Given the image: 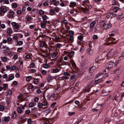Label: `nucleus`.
Segmentation results:
<instances>
[{"instance_id":"32","label":"nucleus","mask_w":124,"mask_h":124,"mask_svg":"<svg viewBox=\"0 0 124 124\" xmlns=\"http://www.w3.org/2000/svg\"><path fill=\"white\" fill-rule=\"evenodd\" d=\"M34 105V103L33 102H31L29 105V107L31 108L33 107Z\"/></svg>"},{"instance_id":"8","label":"nucleus","mask_w":124,"mask_h":124,"mask_svg":"<svg viewBox=\"0 0 124 124\" xmlns=\"http://www.w3.org/2000/svg\"><path fill=\"white\" fill-rule=\"evenodd\" d=\"M47 21H43L40 24L41 28L43 29H44L46 27V24Z\"/></svg>"},{"instance_id":"16","label":"nucleus","mask_w":124,"mask_h":124,"mask_svg":"<svg viewBox=\"0 0 124 124\" xmlns=\"http://www.w3.org/2000/svg\"><path fill=\"white\" fill-rule=\"evenodd\" d=\"M86 51L88 54L90 55H92L93 53V50L89 48Z\"/></svg>"},{"instance_id":"1","label":"nucleus","mask_w":124,"mask_h":124,"mask_svg":"<svg viewBox=\"0 0 124 124\" xmlns=\"http://www.w3.org/2000/svg\"><path fill=\"white\" fill-rule=\"evenodd\" d=\"M102 23L103 24V26L104 27V29H107L110 28L111 27L112 25L110 23L105 24L104 22L103 21H102Z\"/></svg>"},{"instance_id":"34","label":"nucleus","mask_w":124,"mask_h":124,"mask_svg":"<svg viewBox=\"0 0 124 124\" xmlns=\"http://www.w3.org/2000/svg\"><path fill=\"white\" fill-rule=\"evenodd\" d=\"M33 82L34 84H37L38 82V81L37 79H34L33 80Z\"/></svg>"},{"instance_id":"20","label":"nucleus","mask_w":124,"mask_h":124,"mask_svg":"<svg viewBox=\"0 0 124 124\" xmlns=\"http://www.w3.org/2000/svg\"><path fill=\"white\" fill-rule=\"evenodd\" d=\"M0 9L2 11V13H3L4 14V13L6 12L7 11L6 9L3 8H2V7H0Z\"/></svg>"},{"instance_id":"57","label":"nucleus","mask_w":124,"mask_h":124,"mask_svg":"<svg viewBox=\"0 0 124 124\" xmlns=\"http://www.w3.org/2000/svg\"><path fill=\"white\" fill-rule=\"evenodd\" d=\"M32 122L31 119L30 118L28 119L27 120V123L29 124H31Z\"/></svg>"},{"instance_id":"19","label":"nucleus","mask_w":124,"mask_h":124,"mask_svg":"<svg viewBox=\"0 0 124 124\" xmlns=\"http://www.w3.org/2000/svg\"><path fill=\"white\" fill-rule=\"evenodd\" d=\"M53 78L51 76H48L47 78V81L48 82H49L53 80Z\"/></svg>"},{"instance_id":"61","label":"nucleus","mask_w":124,"mask_h":124,"mask_svg":"<svg viewBox=\"0 0 124 124\" xmlns=\"http://www.w3.org/2000/svg\"><path fill=\"white\" fill-rule=\"evenodd\" d=\"M8 93L9 95H11L12 94V91L10 90H9L8 91Z\"/></svg>"},{"instance_id":"21","label":"nucleus","mask_w":124,"mask_h":124,"mask_svg":"<svg viewBox=\"0 0 124 124\" xmlns=\"http://www.w3.org/2000/svg\"><path fill=\"white\" fill-rule=\"evenodd\" d=\"M17 111L18 113H21L23 112L22 108L20 107H18L17 108Z\"/></svg>"},{"instance_id":"17","label":"nucleus","mask_w":124,"mask_h":124,"mask_svg":"<svg viewBox=\"0 0 124 124\" xmlns=\"http://www.w3.org/2000/svg\"><path fill=\"white\" fill-rule=\"evenodd\" d=\"M14 78V76L13 75H11L10 76L8 79H7L6 81H9L12 80Z\"/></svg>"},{"instance_id":"11","label":"nucleus","mask_w":124,"mask_h":124,"mask_svg":"<svg viewBox=\"0 0 124 124\" xmlns=\"http://www.w3.org/2000/svg\"><path fill=\"white\" fill-rule=\"evenodd\" d=\"M45 44V42L42 41L40 40L39 41V46L41 47H44Z\"/></svg>"},{"instance_id":"64","label":"nucleus","mask_w":124,"mask_h":124,"mask_svg":"<svg viewBox=\"0 0 124 124\" xmlns=\"http://www.w3.org/2000/svg\"><path fill=\"white\" fill-rule=\"evenodd\" d=\"M30 112V110H29L28 109L26 110L25 111V114H28Z\"/></svg>"},{"instance_id":"4","label":"nucleus","mask_w":124,"mask_h":124,"mask_svg":"<svg viewBox=\"0 0 124 124\" xmlns=\"http://www.w3.org/2000/svg\"><path fill=\"white\" fill-rule=\"evenodd\" d=\"M25 18V22H30L32 19V18L29 15H26Z\"/></svg>"},{"instance_id":"13","label":"nucleus","mask_w":124,"mask_h":124,"mask_svg":"<svg viewBox=\"0 0 124 124\" xmlns=\"http://www.w3.org/2000/svg\"><path fill=\"white\" fill-rule=\"evenodd\" d=\"M4 121L5 122H8L9 121L10 119V117L9 116H5L4 117Z\"/></svg>"},{"instance_id":"56","label":"nucleus","mask_w":124,"mask_h":124,"mask_svg":"<svg viewBox=\"0 0 124 124\" xmlns=\"http://www.w3.org/2000/svg\"><path fill=\"white\" fill-rule=\"evenodd\" d=\"M36 25L35 24H34L33 25H30L29 26V28L30 29H32L33 28H34L35 27Z\"/></svg>"},{"instance_id":"37","label":"nucleus","mask_w":124,"mask_h":124,"mask_svg":"<svg viewBox=\"0 0 124 124\" xmlns=\"http://www.w3.org/2000/svg\"><path fill=\"white\" fill-rule=\"evenodd\" d=\"M16 66L13 65L10 67V69L12 70H15L16 69Z\"/></svg>"},{"instance_id":"50","label":"nucleus","mask_w":124,"mask_h":124,"mask_svg":"<svg viewBox=\"0 0 124 124\" xmlns=\"http://www.w3.org/2000/svg\"><path fill=\"white\" fill-rule=\"evenodd\" d=\"M41 72L42 74L43 75L46 74V71L44 70H41Z\"/></svg>"},{"instance_id":"45","label":"nucleus","mask_w":124,"mask_h":124,"mask_svg":"<svg viewBox=\"0 0 124 124\" xmlns=\"http://www.w3.org/2000/svg\"><path fill=\"white\" fill-rule=\"evenodd\" d=\"M74 52L73 51H71L69 52V54L70 56H72L74 54Z\"/></svg>"},{"instance_id":"28","label":"nucleus","mask_w":124,"mask_h":124,"mask_svg":"<svg viewBox=\"0 0 124 124\" xmlns=\"http://www.w3.org/2000/svg\"><path fill=\"white\" fill-rule=\"evenodd\" d=\"M32 77L31 76H28L26 78V80L29 82L30 81Z\"/></svg>"},{"instance_id":"7","label":"nucleus","mask_w":124,"mask_h":124,"mask_svg":"<svg viewBox=\"0 0 124 124\" xmlns=\"http://www.w3.org/2000/svg\"><path fill=\"white\" fill-rule=\"evenodd\" d=\"M112 10L113 12L116 13L118 11H120L121 9L118 7L115 6L114 7Z\"/></svg>"},{"instance_id":"44","label":"nucleus","mask_w":124,"mask_h":124,"mask_svg":"<svg viewBox=\"0 0 124 124\" xmlns=\"http://www.w3.org/2000/svg\"><path fill=\"white\" fill-rule=\"evenodd\" d=\"M18 56L17 54H15L14 55L13 57L12 58V59H13L14 60H16L17 59Z\"/></svg>"},{"instance_id":"53","label":"nucleus","mask_w":124,"mask_h":124,"mask_svg":"<svg viewBox=\"0 0 124 124\" xmlns=\"http://www.w3.org/2000/svg\"><path fill=\"white\" fill-rule=\"evenodd\" d=\"M23 49L22 47H19L17 48V51L19 52H21V50Z\"/></svg>"},{"instance_id":"47","label":"nucleus","mask_w":124,"mask_h":124,"mask_svg":"<svg viewBox=\"0 0 124 124\" xmlns=\"http://www.w3.org/2000/svg\"><path fill=\"white\" fill-rule=\"evenodd\" d=\"M73 37H70L69 39V40L71 42H72L73 41Z\"/></svg>"},{"instance_id":"39","label":"nucleus","mask_w":124,"mask_h":124,"mask_svg":"<svg viewBox=\"0 0 124 124\" xmlns=\"http://www.w3.org/2000/svg\"><path fill=\"white\" fill-rule=\"evenodd\" d=\"M64 4H65V6H67L69 5V1L67 0H65L64 1Z\"/></svg>"},{"instance_id":"18","label":"nucleus","mask_w":124,"mask_h":124,"mask_svg":"<svg viewBox=\"0 0 124 124\" xmlns=\"http://www.w3.org/2000/svg\"><path fill=\"white\" fill-rule=\"evenodd\" d=\"M50 14L51 16H53L54 15L55 13V11L52 10V9H50L49 10Z\"/></svg>"},{"instance_id":"26","label":"nucleus","mask_w":124,"mask_h":124,"mask_svg":"<svg viewBox=\"0 0 124 124\" xmlns=\"http://www.w3.org/2000/svg\"><path fill=\"white\" fill-rule=\"evenodd\" d=\"M16 116V112L15 111L14 112V113L13 114L12 116V118L13 119H15Z\"/></svg>"},{"instance_id":"3","label":"nucleus","mask_w":124,"mask_h":124,"mask_svg":"<svg viewBox=\"0 0 124 124\" xmlns=\"http://www.w3.org/2000/svg\"><path fill=\"white\" fill-rule=\"evenodd\" d=\"M55 95V94L54 93H53L51 95L49 94L47 96V99L48 100H50L52 98H54Z\"/></svg>"},{"instance_id":"27","label":"nucleus","mask_w":124,"mask_h":124,"mask_svg":"<svg viewBox=\"0 0 124 124\" xmlns=\"http://www.w3.org/2000/svg\"><path fill=\"white\" fill-rule=\"evenodd\" d=\"M59 71L58 69L55 68L53 70V72L54 73H57Z\"/></svg>"},{"instance_id":"2","label":"nucleus","mask_w":124,"mask_h":124,"mask_svg":"<svg viewBox=\"0 0 124 124\" xmlns=\"http://www.w3.org/2000/svg\"><path fill=\"white\" fill-rule=\"evenodd\" d=\"M14 12L12 10H10L7 15L8 17V18H12L14 17Z\"/></svg>"},{"instance_id":"24","label":"nucleus","mask_w":124,"mask_h":124,"mask_svg":"<svg viewBox=\"0 0 124 124\" xmlns=\"http://www.w3.org/2000/svg\"><path fill=\"white\" fill-rule=\"evenodd\" d=\"M50 66L47 64H44L43 65V67L45 69H47Z\"/></svg>"},{"instance_id":"30","label":"nucleus","mask_w":124,"mask_h":124,"mask_svg":"<svg viewBox=\"0 0 124 124\" xmlns=\"http://www.w3.org/2000/svg\"><path fill=\"white\" fill-rule=\"evenodd\" d=\"M77 38L80 41H81L82 40L83 37L82 35H80L78 36Z\"/></svg>"},{"instance_id":"60","label":"nucleus","mask_w":124,"mask_h":124,"mask_svg":"<svg viewBox=\"0 0 124 124\" xmlns=\"http://www.w3.org/2000/svg\"><path fill=\"white\" fill-rule=\"evenodd\" d=\"M56 47L57 48H60L62 46V45L61 44L58 43L56 44Z\"/></svg>"},{"instance_id":"23","label":"nucleus","mask_w":124,"mask_h":124,"mask_svg":"<svg viewBox=\"0 0 124 124\" xmlns=\"http://www.w3.org/2000/svg\"><path fill=\"white\" fill-rule=\"evenodd\" d=\"M13 30L11 28H8L7 31V33L8 34H10L12 32Z\"/></svg>"},{"instance_id":"41","label":"nucleus","mask_w":124,"mask_h":124,"mask_svg":"<svg viewBox=\"0 0 124 124\" xmlns=\"http://www.w3.org/2000/svg\"><path fill=\"white\" fill-rule=\"evenodd\" d=\"M38 106L39 108H41L43 106L42 103H40L38 104Z\"/></svg>"},{"instance_id":"5","label":"nucleus","mask_w":124,"mask_h":124,"mask_svg":"<svg viewBox=\"0 0 124 124\" xmlns=\"http://www.w3.org/2000/svg\"><path fill=\"white\" fill-rule=\"evenodd\" d=\"M11 25L12 26L14 27L15 29H17L19 28V25L15 22H12L11 23Z\"/></svg>"},{"instance_id":"55","label":"nucleus","mask_w":124,"mask_h":124,"mask_svg":"<svg viewBox=\"0 0 124 124\" xmlns=\"http://www.w3.org/2000/svg\"><path fill=\"white\" fill-rule=\"evenodd\" d=\"M7 41L8 42H11L12 40V39L11 38L9 37L7 38Z\"/></svg>"},{"instance_id":"22","label":"nucleus","mask_w":124,"mask_h":124,"mask_svg":"<svg viewBox=\"0 0 124 124\" xmlns=\"http://www.w3.org/2000/svg\"><path fill=\"white\" fill-rule=\"evenodd\" d=\"M47 18V16L45 15H43L42 16V18L43 20V21H47L46 19Z\"/></svg>"},{"instance_id":"10","label":"nucleus","mask_w":124,"mask_h":124,"mask_svg":"<svg viewBox=\"0 0 124 124\" xmlns=\"http://www.w3.org/2000/svg\"><path fill=\"white\" fill-rule=\"evenodd\" d=\"M102 78L99 79L97 80L94 81L93 83V84L95 85H96L98 84H99L100 83V82L102 81Z\"/></svg>"},{"instance_id":"25","label":"nucleus","mask_w":124,"mask_h":124,"mask_svg":"<svg viewBox=\"0 0 124 124\" xmlns=\"http://www.w3.org/2000/svg\"><path fill=\"white\" fill-rule=\"evenodd\" d=\"M3 86L2 87L3 88V89L4 90H5L7 87L8 86V85L7 84H3Z\"/></svg>"},{"instance_id":"9","label":"nucleus","mask_w":124,"mask_h":124,"mask_svg":"<svg viewBox=\"0 0 124 124\" xmlns=\"http://www.w3.org/2000/svg\"><path fill=\"white\" fill-rule=\"evenodd\" d=\"M96 69V67L94 66H93L89 69V72L90 73H93Z\"/></svg>"},{"instance_id":"62","label":"nucleus","mask_w":124,"mask_h":124,"mask_svg":"<svg viewBox=\"0 0 124 124\" xmlns=\"http://www.w3.org/2000/svg\"><path fill=\"white\" fill-rule=\"evenodd\" d=\"M44 11L42 10H40L39 11V13L40 15H43L44 14Z\"/></svg>"},{"instance_id":"6","label":"nucleus","mask_w":124,"mask_h":124,"mask_svg":"<svg viewBox=\"0 0 124 124\" xmlns=\"http://www.w3.org/2000/svg\"><path fill=\"white\" fill-rule=\"evenodd\" d=\"M77 3L74 1H71L70 2L69 7L70 8H73L77 6Z\"/></svg>"},{"instance_id":"31","label":"nucleus","mask_w":124,"mask_h":124,"mask_svg":"<svg viewBox=\"0 0 124 124\" xmlns=\"http://www.w3.org/2000/svg\"><path fill=\"white\" fill-rule=\"evenodd\" d=\"M35 64L34 62L31 63L29 66L30 68H33L35 66Z\"/></svg>"},{"instance_id":"54","label":"nucleus","mask_w":124,"mask_h":124,"mask_svg":"<svg viewBox=\"0 0 124 124\" xmlns=\"http://www.w3.org/2000/svg\"><path fill=\"white\" fill-rule=\"evenodd\" d=\"M43 5L44 6H46L48 5L49 4L47 2L45 1L43 3Z\"/></svg>"},{"instance_id":"51","label":"nucleus","mask_w":124,"mask_h":124,"mask_svg":"<svg viewBox=\"0 0 124 124\" xmlns=\"http://www.w3.org/2000/svg\"><path fill=\"white\" fill-rule=\"evenodd\" d=\"M13 84L15 85H18V83L17 81H14L13 82Z\"/></svg>"},{"instance_id":"38","label":"nucleus","mask_w":124,"mask_h":124,"mask_svg":"<svg viewBox=\"0 0 124 124\" xmlns=\"http://www.w3.org/2000/svg\"><path fill=\"white\" fill-rule=\"evenodd\" d=\"M4 109V107L3 106L0 105V111H2Z\"/></svg>"},{"instance_id":"15","label":"nucleus","mask_w":124,"mask_h":124,"mask_svg":"<svg viewBox=\"0 0 124 124\" xmlns=\"http://www.w3.org/2000/svg\"><path fill=\"white\" fill-rule=\"evenodd\" d=\"M8 59V58L6 56L1 57V59L2 61L4 62H6L7 61Z\"/></svg>"},{"instance_id":"43","label":"nucleus","mask_w":124,"mask_h":124,"mask_svg":"<svg viewBox=\"0 0 124 124\" xmlns=\"http://www.w3.org/2000/svg\"><path fill=\"white\" fill-rule=\"evenodd\" d=\"M98 36L96 35H94L93 36V39H97L98 38Z\"/></svg>"},{"instance_id":"29","label":"nucleus","mask_w":124,"mask_h":124,"mask_svg":"<svg viewBox=\"0 0 124 124\" xmlns=\"http://www.w3.org/2000/svg\"><path fill=\"white\" fill-rule=\"evenodd\" d=\"M114 64V62L110 61H109L108 63V65L110 66V67H111L113 66V65Z\"/></svg>"},{"instance_id":"14","label":"nucleus","mask_w":124,"mask_h":124,"mask_svg":"<svg viewBox=\"0 0 124 124\" xmlns=\"http://www.w3.org/2000/svg\"><path fill=\"white\" fill-rule=\"evenodd\" d=\"M124 17V15L123 14L119 15L117 17V19L118 20L122 19Z\"/></svg>"},{"instance_id":"35","label":"nucleus","mask_w":124,"mask_h":124,"mask_svg":"<svg viewBox=\"0 0 124 124\" xmlns=\"http://www.w3.org/2000/svg\"><path fill=\"white\" fill-rule=\"evenodd\" d=\"M57 55V54L56 52H54L51 54V57L52 58L55 57Z\"/></svg>"},{"instance_id":"63","label":"nucleus","mask_w":124,"mask_h":124,"mask_svg":"<svg viewBox=\"0 0 124 124\" xmlns=\"http://www.w3.org/2000/svg\"><path fill=\"white\" fill-rule=\"evenodd\" d=\"M62 22L63 23L67 24L68 23V21L66 20H62Z\"/></svg>"},{"instance_id":"12","label":"nucleus","mask_w":124,"mask_h":124,"mask_svg":"<svg viewBox=\"0 0 124 124\" xmlns=\"http://www.w3.org/2000/svg\"><path fill=\"white\" fill-rule=\"evenodd\" d=\"M95 24V22L94 21L92 22L90 24L89 27L90 28L92 29L94 27Z\"/></svg>"},{"instance_id":"42","label":"nucleus","mask_w":124,"mask_h":124,"mask_svg":"<svg viewBox=\"0 0 124 124\" xmlns=\"http://www.w3.org/2000/svg\"><path fill=\"white\" fill-rule=\"evenodd\" d=\"M23 42L21 41H17V44L18 45H21L23 44Z\"/></svg>"},{"instance_id":"52","label":"nucleus","mask_w":124,"mask_h":124,"mask_svg":"<svg viewBox=\"0 0 124 124\" xmlns=\"http://www.w3.org/2000/svg\"><path fill=\"white\" fill-rule=\"evenodd\" d=\"M30 71L32 73H33L35 72L36 71V70L35 69H32L30 70Z\"/></svg>"},{"instance_id":"59","label":"nucleus","mask_w":124,"mask_h":124,"mask_svg":"<svg viewBox=\"0 0 124 124\" xmlns=\"http://www.w3.org/2000/svg\"><path fill=\"white\" fill-rule=\"evenodd\" d=\"M42 104L43 105V106H46L47 105V102L46 101H44L43 103H42Z\"/></svg>"},{"instance_id":"33","label":"nucleus","mask_w":124,"mask_h":124,"mask_svg":"<svg viewBox=\"0 0 124 124\" xmlns=\"http://www.w3.org/2000/svg\"><path fill=\"white\" fill-rule=\"evenodd\" d=\"M11 6L14 8H16L17 7V5L16 3H13L11 5Z\"/></svg>"},{"instance_id":"40","label":"nucleus","mask_w":124,"mask_h":124,"mask_svg":"<svg viewBox=\"0 0 124 124\" xmlns=\"http://www.w3.org/2000/svg\"><path fill=\"white\" fill-rule=\"evenodd\" d=\"M54 10L56 12H58L59 10V9L57 7H55L54 8Z\"/></svg>"},{"instance_id":"46","label":"nucleus","mask_w":124,"mask_h":124,"mask_svg":"<svg viewBox=\"0 0 124 124\" xmlns=\"http://www.w3.org/2000/svg\"><path fill=\"white\" fill-rule=\"evenodd\" d=\"M61 78H62V80H63L64 79H67L69 77H68L65 76H64L61 77Z\"/></svg>"},{"instance_id":"58","label":"nucleus","mask_w":124,"mask_h":124,"mask_svg":"<svg viewBox=\"0 0 124 124\" xmlns=\"http://www.w3.org/2000/svg\"><path fill=\"white\" fill-rule=\"evenodd\" d=\"M39 99L37 97H35L34 98V101L35 102H37L39 100Z\"/></svg>"},{"instance_id":"36","label":"nucleus","mask_w":124,"mask_h":124,"mask_svg":"<svg viewBox=\"0 0 124 124\" xmlns=\"http://www.w3.org/2000/svg\"><path fill=\"white\" fill-rule=\"evenodd\" d=\"M71 64L72 66L73 67H75L76 66V63L75 62L73 61H71Z\"/></svg>"},{"instance_id":"49","label":"nucleus","mask_w":124,"mask_h":124,"mask_svg":"<svg viewBox=\"0 0 124 124\" xmlns=\"http://www.w3.org/2000/svg\"><path fill=\"white\" fill-rule=\"evenodd\" d=\"M59 1H55V3L54 4V5L57 6L59 5Z\"/></svg>"},{"instance_id":"48","label":"nucleus","mask_w":124,"mask_h":124,"mask_svg":"<svg viewBox=\"0 0 124 124\" xmlns=\"http://www.w3.org/2000/svg\"><path fill=\"white\" fill-rule=\"evenodd\" d=\"M69 34L71 36H73L74 35V32L72 31H70Z\"/></svg>"}]
</instances>
